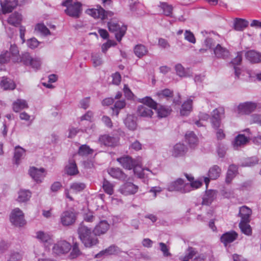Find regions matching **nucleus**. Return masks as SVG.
<instances>
[{
    "mask_svg": "<svg viewBox=\"0 0 261 261\" xmlns=\"http://www.w3.org/2000/svg\"><path fill=\"white\" fill-rule=\"evenodd\" d=\"M77 232L80 240L85 247H91L98 244L97 238L95 234H92L91 229L86 226L83 222L80 224Z\"/></svg>",
    "mask_w": 261,
    "mask_h": 261,
    "instance_id": "1",
    "label": "nucleus"
},
{
    "mask_svg": "<svg viewBox=\"0 0 261 261\" xmlns=\"http://www.w3.org/2000/svg\"><path fill=\"white\" fill-rule=\"evenodd\" d=\"M139 101L144 105L138 106L137 109L138 115L143 117H151L153 113L151 109L156 110L158 104L148 96L140 99Z\"/></svg>",
    "mask_w": 261,
    "mask_h": 261,
    "instance_id": "2",
    "label": "nucleus"
},
{
    "mask_svg": "<svg viewBox=\"0 0 261 261\" xmlns=\"http://www.w3.org/2000/svg\"><path fill=\"white\" fill-rule=\"evenodd\" d=\"M62 6L67 8L65 10L67 15L75 18L80 17L82 11L80 3H72V0H65L62 2Z\"/></svg>",
    "mask_w": 261,
    "mask_h": 261,
    "instance_id": "3",
    "label": "nucleus"
},
{
    "mask_svg": "<svg viewBox=\"0 0 261 261\" xmlns=\"http://www.w3.org/2000/svg\"><path fill=\"white\" fill-rule=\"evenodd\" d=\"M108 27L109 31L114 33L116 39L120 42L125 34L127 29L125 25L120 26L115 20H111L109 21Z\"/></svg>",
    "mask_w": 261,
    "mask_h": 261,
    "instance_id": "4",
    "label": "nucleus"
},
{
    "mask_svg": "<svg viewBox=\"0 0 261 261\" xmlns=\"http://www.w3.org/2000/svg\"><path fill=\"white\" fill-rule=\"evenodd\" d=\"M225 111L223 107H219L214 109L211 114V122L215 128H219L221 123V120L224 117Z\"/></svg>",
    "mask_w": 261,
    "mask_h": 261,
    "instance_id": "5",
    "label": "nucleus"
},
{
    "mask_svg": "<svg viewBox=\"0 0 261 261\" xmlns=\"http://www.w3.org/2000/svg\"><path fill=\"white\" fill-rule=\"evenodd\" d=\"M71 249L70 244L65 240H60L55 243L52 248L53 253L61 255L68 253Z\"/></svg>",
    "mask_w": 261,
    "mask_h": 261,
    "instance_id": "6",
    "label": "nucleus"
},
{
    "mask_svg": "<svg viewBox=\"0 0 261 261\" xmlns=\"http://www.w3.org/2000/svg\"><path fill=\"white\" fill-rule=\"evenodd\" d=\"M87 13L95 18H100L102 20L108 19L114 15L112 11H106L99 6L98 9H91L87 11Z\"/></svg>",
    "mask_w": 261,
    "mask_h": 261,
    "instance_id": "7",
    "label": "nucleus"
},
{
    "mask_svg": "<svg viewBox=\"0 0 261 261\" xmlns=\"http://www.w3.org/2000/svg\"><path fill=\"white\" fill-rule=\"evenodd\" d=\"M10 220L11 222L16 226H22L25 224L22 212L18 208L12 212Z\"/></svg>",
    "mask_w": 261,
    "mask_h": 261,
    "instance_id": "8",
    "label": "nucleus"
},
{
    "mask_svg": "<svg viewBox=\"0 0 261 261\" xmlns=\"http://www.w3.org/2000/svg\"><path fill=\"white\" fill-rule=\"evenodd\" d=\"M257 108V103L251 101H247L239 104L237 108V112L240 114H249Z\"/></svg>",
    "mask_w": 261,
    "mask_h": 261,
    "instance_id": "9",
    "label": "nucleus"
},
{
    "mask_svg": "<svg viewBox=\"0 0 261 261\" xmlns=\"http://www.w3.org/2000/svg\"><path fill=\"white\" fill-rule=\"evenodd\" d=\"M184 180L180 178H177L176 180L170 183L168 186L167 189L169 191H178L182 193H187L186 186Z\"/></svg>",
    "mask_w": 261,
    "mask_h": 261,
    "instance_id": "10",
    "label": "nucleus"
},
{
    "mask_svg": "<svg viewBox=\"0 0 261 261\" xmlns=\"http://www.w3.org/2000/svg\"><path fill=\"white\" fill-rule=\"evenodd\" d=\"M61 222L64 226L72 225L75 221V214L71 211H66L63 212L60 217Z\"/></svg>",
    "mask_w": 261,
    "mask_h": 261,
    "instance_id": "11",
    "label": "nucleus"
},
{
    "mask_svg": "<svg viewBox=\"0 0 261 261\" xmlns=\"http://www.w3.org/2000/svg\"><path fill=\"white\" fill-rule=\"evenodd\" d=\"M3 14L11 13L18 5V0H0Z\"/></svg>",
    "mask_w": 261,
    "mask_h": 261,
    "instance_id": "12",
    "label": "nucleus"
},
{
    "mask_svg": "<svg viewBox=\"0 0 261 261\" xmlns=\"http://www.w3.org/2000/svg\"><path fill=\"white\" fill-rule=\"evenodd\" d=\"M138 190V186L132 182H126L119 189L121 193L124 195L135 194Z\"/></svg>",
    "mask_w": 261,
    "mask_h": 261,
    "instance_id": "13",
    "label": "nucleus"
},
{
    "mask_svg": "<svg viewBox=\"0 0 261 261\" xmlns=\"http://www.w3.org/2000/svg\"><path fill=\"white\" fill-rule=\"evenodd\" d=\"M45 170L43 168L38 169L32 167L30 169L29 173L32 178L37 182H41L44 178Z\"/></svg>",
    "mask_w": 261,
    "mask_h": 261,
    "instance_id": "14",
    "label": "nucleus"
},
{
    "mask_svg": "<svg viewBox=\"0 0 261 261\" xmlns=\"http://www.w3.org/2000/svg\"><path fill=\"white\" fill-rule=\"evenodd\" d=\"M98 141L101 145L113 147L117 145L118 140L116 138L108 135H101L99 137Z\"/></svg>",
    "mask_w": 261,
    "mask_h": 261,
    "instance_id": "15",
    "label": "nucleus"
},
{
    "mask_svg": "<svg viewBox=\"0 0 261 261\" xmlns=\"http://www.w3.org/2000/svg\"><path fill=\"white\" fill-rule=\"evenodd\" d=\"M22 21V16L21 14L18 12H14L9 15L7 19L8 23L14 27L19 26Z\"/></svg>",
    "mask_w": 261,
    "mask_h": 261,
    "instance_id": "16",
    "label": "nucleus"
},
{
    "mask_svg": "<svg viewBox=\"0 0 261 261\" xmlns=\"http://www.w3.org/2000/svg\"><path fill=\"white\" fill-rule=\"evenodd\" d=\"M245 56L246 59L252 63H258L261 62V53L254 50H250L246 51Z\"/></svg>",
    "mask_w": 261,
    "mask_h": 261,
    "instance_id": "17",
    "label": "nucleus"
},
{
    "mask_svg": "<svg viewBox=\"0 0 261 261\" xmlns=\"http://www.w3.org/2000/svg\"><path fill=\"white\" fill-rule=\"evenodd\" d=\"M217 192L210 190L205 191L202 198V205H210L217 197Z\"/></svg>",
    "mask_w": 261,
    "mask_h": 261,
    "instance_id": "18",
    "label": "nucleus"
},
{
    "mask_svg": "<svg viewBox=\"0 0 261 261\" xmlns=\"http://www.w3.org/2000/svg\"><path fill=\"white\" fill-rule=\"evenodd\" d=\"M109 228V223L105 220L101 221L96 225L93 231L95 236L105 233Z\"/></svg>",
    "mask_w": 261,
    "mask_h": 261,
    "instance_id": "19",
    "label": "nucleus"
},
{
    "mask_svg": "<svg viewBox=\"0 0 261 261\" xmlns=\"http://www.w3.org/2000/svg\"><path fill=\"white\" fill-rule=\"evenodd\" d=\"M120 249L116 246L113 245L104 250L100 251L95 255V257L98 258L100 256L110 255H118L121 252Z\"/></svg>",
    "mask_w": 261,
    "mask_h": 261,
    "instance_id": "20",
    "label": "nucleus"
},
{
    "mask_svg": "<svg viewBox=\"0 0 261 261\" xmlns=\"http://www.w3.org/2000/svg\"><path fill=\"white\" fill-rule=\"evenodd\" d=\"M214 53L217 58L224 59L227 58L230 55L228 50L219 44H217L214 48Z\"/></svg>",
    "mask_w": 261,
    "mask_h": 261,
    "instance_id": "21",
    "label": "nucleus"
},
{
    "mask_svg": "<svg viewBox=\"0 0 261 261\" xmlns=\"http://www.w3.org/2000/svg\"><path fill=\"white\" fill-rule=\"evenodd\" d=\"M117 161L121 166L126 169H132L135 165V162L133 159L128 156H124L117 159Z\"/></svg>",
    "mask_w": 261,
    "mask_h": 261,
    "instance_id": "22",
    "label": "nucleus"
},
{
    "mask_svg": "<svg viewBox=\"0 0 261 261\" xmlns=\"http://www.w3.org/2000/svg\"><path fill=\"white\" fill-rule=\"evenodd\" d=\"M238 234L235 231H231L224 233L221 237V241L226 246L227 244L236 240Z\"/></svg>",
    "mask_w": 261,
    "mask_h": 261,
    "instance_id": "23",
    "label": "nucleus"
},
{
    "mask_svg": "<svg viewBox=\"0 0 261 261\" xmlns=\"http://www.w3.org/2000/svg\"><path fill=\"white\" fill-rule=\"evenodd\" d=\"M109 174L113 178L121 180H125L126 175L118 168H112L108 170Z\"/></svg>",
    "mask_w": 261,
    "mask_h": 261,
    "instance_id": "24",
    "label": "nucleus"
},
{
    "mask_svg": "<svg viewBox=\"0 0 261 261\" xmlns=\"http://www.w3.org/2000/svg\"><path fill=\"white\" fill-rule=\"evenodd\" d=\"M187 151V148L182 143H177L173 149L172 155L175 157H178L184 155Z\"/></svg>",
    "mask_w": 261,
    "mask_h": 261,
    "instance_id": "25",
    "label": "nucleus"
},
{
    "mask_svg": "<svg viewBox=\"0 0 261 261\" xmlns=\"http://www.w3.org/2000/svg\"><path fill=\"white\" fill-rule=\"evenodd\" d=\"M238 167L234 164L229 166L225 179L226 183L229 184L231 182L233 178L238 174Z\"/></svg>",
    "mask_w": 261,
    "mask_h": 261,
    "instance_id": "26",
    "label": "nucleus"
},
{
    "mask_svg": "<svg viewBox=\"0 0 261 261\" xmlns=\"http://www.w3.org/2000/svg\"><path fill=\"white\" fill-rule=\"evenodd\" d=\"M252 213L251 209L246 206L240 207L239 216L241 218V221L250 222V216Z\"/></svg>",
    "mask_w": 261,
    "mask_h": 261,
    "instance_id": "27",
    "label": "nucleus"
},
{
    "mask_svg": "<svg viewBox=\"0 0 261 261\" xmlns=\"http://www.w3.org/2000/svg\"><path fill=\"white\" fill-rule=\"evenodd\" d=\"M25 150L19 146H16L14 152V161L17 165L19 164L20 161L25 156Z\"/></svg>",
    "mask_w": 261,
    "mask_h": 261,
    "instance_id": "28",
    "label": "nucleus"
},
{
    "mask_svg": "<svg viewBox=\"0 0 261 261\" xmlns=\"http://www.w3.org/2000/svg\"><path fill=\"white\" fill-rule=\"evenodd\" d=\"M185 139L191 147L194 148L198 144V138L193 132H187L185 135Z\"/></svg>",
    "mask_w": 261,
    "mask_h": 261,
    "instance_id": "29",
    "label": "nucleus"
},
{
    "mask_svg": "<svg viewBox=\"0 0 261 261\" xmlns=\"http://www.w3.org/2000/svg\"><path fill=\"white\" fill-rule=\"evenodd\" d=\"M0 85L5 90H13L16 87L15 83L12 80L6 77L2 78Z\"/></svg>",
    "mask_w": 261,
    "mask_h": 261,
    "instance_id": "30",
    "label": "nucleus"
},
{
    "mask_svg": "<svg viewBox=\"0 0 261 261\" xmlns=\"http://www.w3.org/2000/svg\"><path fill=\"white\" fill-rule=\"evenodd\" d=\"M66 172L69 175H75L79 173L76 164L74 161L70 160L65 168Z\"/></svg>",
    "mask_w": 261,
    "mask_h": 261,
    "instance_id": "31",
    "label": "nucleus"
},
{
    "mask_svg": "<svg viewBox=\"0 0 261 261\" xmlns=\"http://www.w3.org/2000/svg\"><path fill=\"white\" fill-rule=\"evenodd\" d=\"M192 100L188 99L181 106L180 114L182 116H187L192 111Z\"/></svg>",
    "mask_w": 261,
    "mask_h": 261,
    "instance_id": "32",
    "label": "nucleus"
},
{
    "mask_svg": "<svg viewBox=\"0 0 261 261\" xmlns=\"http://www.w3.org/2000/svg\"><path fill=\"white\" fill-rule=\"evenodd\" d=\"M248 141L249 139L244 135L240 134L235 138L233 143L234 147L237 148L238 147L244 146Z\"/></svg>",
    "mask_w": 261,
    "mask_h": 261,
    "instance_id": "33",
    "label": "nucleus"
},
{
    "mask_svg": "<svg viewBox=\"0 0 261 261\" xmlns=\"http://www.w3.org/2000/svg\"><path fill=\"white\" fill-rule=\"evenodd\" d=\"M17 200L19 202H24L29 200L31 197V192L29 190H20L18 193Z\"/></svg>",
    "mask_w": 261,
    "mask_h": 261,
    "instance_id": "34",
    "label": "nucleus"
},
{
    "mask_svg": "<svg viewBox=\"0 0 261 261\" xmlns=\"http://www.w3.org/2000/svg\"><path fill=\"white\" fill-rule=\"evenodd\" d=\"M28 107V106L27 101L23 99H18L13 103V109L15 112H18Z\"/></svg>",
    "mask_w": 261,
    "mask_h": 261,
    "instance_id": "35",
    "label": "nucleus"
},
{
    "mask_svg": "<svg viewBox=\"0 0 261 261\" xmlns=\"http://www.w3.org/2000/svg\"><path fill=\"white\" fill-rule=\"evenodd\" d=\"M126 102L125 100H117L115 102V104L112 109L113 110V115L118 116L120 111L125 108Z\"/></svg>",
    "mask_w": 261,
    "mask_h": 261,
    "instance_id": "36",
    "label": "nucleus"
},
{
    "mask_svg": "<svg viewBox=\"0 0 261 261\" xmlns=\"http://www.w3.org/2000/svg\"><path fill=\"white\" fill-rule=\"evenodd\" d=\"M248 25V22L243 19L236 18L234 20V28L236 30L241 31L244 30Z\"/></svg>",
    "mask_w": 261,
    "mask_h": 261,
    "instance_id": "37",
    "label": "nucleus"
},
{
    "mask_svg": "<svg viewBox=\"0 0 261 261\" xmlns=\"http://www.w3.org/2000/svg\"><path fill=\"white\" fill-rule=\"evenodd\" d=\"M36 238L43 243H50L51 241V236L43 231H38L36 232Z\"/></svg>",
    "mask_w": 261,
    "mask_h": 261,
    "instance_id": "38",
    "label": "nucleus"
},
{
    "mask_svg": "<svg viewBox=\"0 0 261 261\" xmlns=\"http://www.w3.org/2000/svg\"><path fill=\"white\" fill-rule=\"evenodd\" d=\"M221 168L217 165H214L208 171V176L211 179H216L218 178L221 173Z\"/></svg>",
    "mask_w": 261,
    "mask_h": 261,
    "instance_id": "39",
    "label": "nucleus"
},
{
    "mask_svg": "<svg viewBox=\"0 0 261 261\" xmlns=\"http://www.w3.org/2000/svg\"><path fill=\"white\" fill-rule=\"evenodd\" d=\"M159 7L163 10V13L167 16L172 17L173 7L167 3L161 2Z\"/></svg>",
    "mask_w": 261,
    "mask_h": 261,
    "instance_id": "40",
    "label": "nucleus"
},
{
    "mask_svg": "<svg viewBox=\"0 0 261 261\" xmlns=\"http://www.w3.org/2000/svg\"><path fill=\"white\" fill-rule=\"evenodd\" d=\"M148 50L145 46L142 44H138L134 48L135 54L139 58H141L146 55Z\"/></svg>",
    "mask_w": 261,
    "mask_h": 261,
    "instance_id": "41",
    "label": "nucleus"
},
{
    "mask_svg": "<svg viewBox=\"0 0 261 261\" xmlns=\"http://www.w3.org/2000/svg\"><path fill=\"white\" fill-rule=\"evenodd\" d=\"M125 126L130 130H135L137 127L136 121L135 117L132 115H128L124 120Z\"/></svg>",
    "mask_w": 261,
    "mask_h": 261,
    "instance_id": "42",
    "label": "nucleus"
},
{
    "mask_svg": "<svg viewBox=\"0 0 261 261\" xmlns=\"http://www.w3.org/2000/svg\"><path fill=\"white\" fill-rule=\"evenodd\" d=\"M114 187L113 184L108 180L104 179L102 183V189L106 193L110 195H112L114 193Z\"/></svg>",
    "mask_w": 261,
    "mask_h": 261,
    "instance_id": "43",
    "label": "nucleus"
},
{
    "mask_svg": "<svg viewBox=\"0 0 261 261\" xmlns=\"http://www.w3.org/2000/svg\"><path fill=\"white\" fill-rule=\"evenodd\" d=\"M249 222L240 221L239 223V227L243 233L244 234L250 236L252 233V229L251 226L248 223Z\"/></svg>",
    "mask_w": 261,
    "mask_h": 261,
    "instance_id": "44",
    "label": "nucleus"
},
{
    "mask_svg": "<svg viewBox=\"0 0 261 261\" xmlns=\"http://www.w3.org/2000/svg\"><path fill=\"white\" fill-rule=\"evenodd\" d=\"M86 187L85 184L81 182H74L70 186L71 190L75 192H80L84 190Z\"/></svg>",
    "mask_w": 261,
    "mask_h": 261,
    "instance_id": "45",
    "label": "nucleus"
},
{
    "mask_svg": "<svg viewBox=\"0 0 261 261\" xmlns=\"http://www.w3.org/2000/svg\"><path fill=\"white\" fill-rule=\"evenodd\" d=\"M10 51V55H12L13 62H18L19 58H18V55H19V50L17 46L15 44L11 45Z\"/></svg>",
    "mask_w": 261,
    "mask_h": 261,
    "instance_id": "46",
    "label": "nucleus"
},
{
    "mask_svg": "<svg viewBox=\"0 0 261 261\" xmlns=\"http://www.w3.org/2000/svg\"><path fill=\"white\" fill-rule=\"evenodd\" d=\"M93 152V150L89 146L82 145L80 147L78 153L80 155L84 156L92 154Z\"/></svg>",
    "mask_w": 261,
    "mask_h": 261,
    "instance_id": "47",
    "label": "nucleus"
},
{
    "mask_svg": "<svg viewBox=\"0 0 261 261\" xmlns=\"http://www.w3.org/2000/svg\"><path fill=\"white\" fill-rule=\"evenodd\" d=\"M202 182L198 180L193 181L191 183H187L186 186V189L187 193L191 191L193 189H197L201 187Z\"/></svg>",
    "mask_w": 261,
    "mask_h": 261,
    "instance_id": "48",
    "label": "nucleus"
},
{
    "mask_svg": "<svg viewBox=\"0 0 261 261\" xmlns=\"http://www.w3.org/2000/svg\"><path fill=\"white\" fill-rule=\"evenodd\" d=\"M33 58L30 56L28 53L23 54L20 57V61L22 62L24 65L30 66L32 62Z\"/></svg>",
    "mask_w": 261,
    "mask_h": 261,
    "instance_id": "49",
    "label": "nucleus"
},
{
    "mask_svg": "<svg viewBox=\"0 0 261 261\" xmlns=\"http://www.w3.org/2000/svg\"><path fill=\"white\" fill-rule=\"evenodd\" d=\"M156 110H157L159 117L161 118L167 117L170 114L171 112V110L169 108H166L162 106L159 109L157 107V109Z\"/></svg>",
    "mask_w": 261,
    "mask_h": 261,
    "instance_id": "50",
    "label": "nucleus"
},
{
    "mask_svg": "<svg viewBox=\"0 0 261 261\" xmlns=\"http://www.w3.org/2000/svg\"><path fill=\"white\" fill-rule=\"evenodd\" d=\"M35 30L38 31L44 35H48L50 34V31L42 23H38L35 27Z\"/></svg>",
    "mask_w": 261,
    "mask_h": 261,
    "instance_id": "51",
    "label": "nucleus"
},
{
    "mask_svg": "<svg viewBox=\"0 0 261 261\" xmlns=\"http://www.w3.org/2000/svg\"><path fill=\"white\" fill-rule=\"evenodd\" d=\"M146 170L149 172L151 171L147 168H142L141 167L139 166H136L134 168V173L137 175L138 177L142 178H144L145 176V173L144 171Z\"/></svg>",
    "mask_w": 261,
    "mask_h": 261,
    "instance_id": "52",
    "label": "nucleus"
},
{
    "mask_svg": "<svg viewBox=\"0 0 261 261\" xmlns=\"http://www.w3.org/2000/svg\"><path fill=\"white\" fill-rule=\"evenodd\" d=\"M92 61L94 66H100L102 63V58L99 54H93L91 56Z\"/></svg>",
    "mask_w": 261,
    "mask_h": 261,
    "instance_id": "53",
    "label": "nucleus"
},
{
    "mask_svg": "<svg viewBox=\"0 0 261 261\" xmlns=\"http://www.w3.org/2000/svg\"><path fill=\"white\" fill-rule=\"evenodd\" d=\"M185 39L189 42L195 44L196 43V39L193 33L189 30H186L185 34Z\"/></svg>",
    "mask_w": 261,
    "mask_h": 261,
    "instance_id": "54",
    "label": "nucleus"
},
{
    "mask_svg": "<svg viewBox=\"0 0 261 261\" xmlns=\"http://www.w3.org/2000/svg\"><path fill=\"white\" fill-rule=\"evenodd\" d=\"M249 122L251 124L257 123L261 125V115L258 114H254L250 116Z\"/></svg>",
    "mask_w": 261,
    "mask_h": 261,
    "instance_id": "55",
    "label": "nucleus"
},
{
    "mask_svg": "<svg viewBox=\"0 0 261 261\" xmlns=\"http://www.w3.org/2000/svg\"><path fill=\"white\" fill-rule=\"evenodd\" d=\"M10 53L8 51H6L2 53L0 55V63L5 64L9 62L10 60Z\"/></svg>",
    "mask_w": 261,
    "mask_h": 261,
    "instance_id": "56",
    "label": "nucleus"
},
{
    "mask_svg": "<svg viewBox=\"0 0 261 261\" xmlns=\"http://www.w3.org/2000/svg\"><path fill=\"white\" fill-rule=\"evenodd\" d=\"M197 253L196 249L192 247H189L187 249V253L185 256L186 259H192Z\"/></svg>",
    "mask_w": 261,
    "mask_h": 261,
    "instance_id": "57",
    "label": "nucleus"
},
{
    "mask_svg": "<svg viewBox=\"0 0 261 261\" xmlns=\"http://www.w3.org/2000/svg\"><path fill=\"white\" fill-rule=\"evenodd\" d=\"M81 252L78 247V244L77 243H74L72 247V251L70 254V257L71 258H74L77 257Z\"/></svg>",
    "mask_w": 261,
    "mask_h": 261,
    "instance_id": "58",
    "label": "nucleus"
},
{
    "mask_svg": "<svg viewBox=\"0 0 261 261\" xmlns=\"http://www.w3.org/2000/svg\"><path fill=\"white\" fill-rule=\"evenodd\" d=\"M175 68L176 73L180 77H185L187 76L185 68L180 64H177Z\"/></svg>",
    "mask_w": 261,
    "mask_h": 261,
    "instance_id": "59",
    "label": "nucleus"
},
{
    "mask_svg": "<svg viewBox=\"0 0 261 261\" xmlns=\"http://www.w3.org/2000/svg\"><path fill=\"white\" fill-rule=\"evenodd\" d=\"M39 44V41L35 38L30 39L27 41L28 46L32 49L37 47Z\"/></svg>",
    "mask_w": 261,
    "mask_h": 261,
    "instance_id": "60",
    "label": "nucleus"
},
{
    "mask_svg": "<svg viewBox=\"0 0 261 261\" xmlns=\"http://www.w3.org/2000/svg\"><path fill=\"white\" fill-rule=\"evenodd\" d=\"M242 52H238L236 57L232 60L231 63L234 66L236 67V65H240L241 63L242 60Z\"/></svg>",
    "mask_w": 261,
    "mask_h": 261,
    "instance_id": "61",
    "label": "nucleus"
},
{
    "mask_svg": "<svg viewBox=\"0 0 261 261\" xmlns=\"http://www.w3.org/2000/svg\"><path fill=\"white\" fill-rule=\"evenodd\" d=\"M205 46L209 49H213L215 47V42L211 38H207L204 41Z\"/></svg>",
    "mask_w": 261,
    "mask_h": 261,
    "instance_id": "62",
    "label": "nucleus"
},
{
    "mask_svg": "<svg viewBox=\"0 0 261 261\" xmlns=\"http://www.w3.org/2000/svg\"><path fill=\"white\" fill-rule=\"evenodd\" d=\"M158 94L159 96L172 97L173 96V91L169 89H165L158 92Z\"/></svg>",
    "mask_w": 261,
    "mask_h": 261,
    "instance_id": "63",
    "label": "nucleus"
},
{
    "mask_svg": "<svg viewBox=\"0 0 261 261\" xmlns=\"http://www.w3.org/2000/svg\"><path fill=\"white\" fill-rule=\"evenodd\" d=\"M22 258L21 255L18 252L12 253L8 261H20Z\"/></svg>",
    "mask_w": 261,
    "mask_h": 261,
    "instance_id": "64",
    "label": "nucleus"
}]
</instances>
